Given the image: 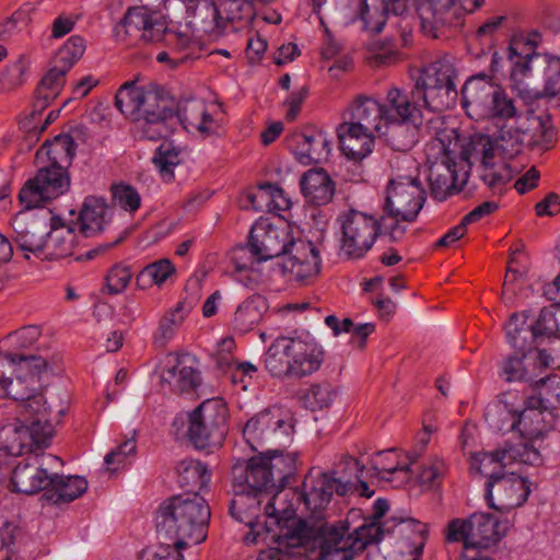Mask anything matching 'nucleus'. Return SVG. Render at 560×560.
<instances>
[{
    "label": "nucleus",
    "mask_w": 560,
    "mask_h": 560,
    "mask_svg": "<svg viewBox=\"0 0 560 560\" xmlns=\"http://www.w3.org/2000/svg\"><path fill=\"white\" fill-rule=\"evenodd\" d=\"M456 162L446 152L440 163L430 167L429 184L432 198L444 201L451 195L462 190L457 187Z\"/></svg>",
    "instance_id": "7c9ffc66"
},
{
    "label": "nucleus",
    "mask_w": 560,
    "mask_h": 560,
    "mask_svg": "<svg viewBox=\"0 0 560 560\" xmlns=\"http://www.w3.org/2000/svg\"><path fill=\"white\" fill-rule=\"evenodd\" d=\"M229 408L223 398L202 401L188 413V441L198 450L221 447L229 431Z\"/></svg>",
    "instance_id": "f8f14e48"
},
{
    "label": "nucleus",
    "mask_w": 560,
    "mask_h": 560,
    "mask_svg": "<svg viewBox=\"0 0 560 560\" xmlns=\"http://www.w3.org/2000/svg\"><path fill=\"white\" fill-rule=\"evenodd\" d=\"M494 154L495 148L491 137L475 133L462 147L459 158L469 168L476 162H479L483 168H491L494 165Z\"/></svg>",
    "instance_id": "a19ab883"
},
{
    "label": "nucleus",
    "mask_w": 560,
    "mask_h": 560,
    "mask_svg": "<svg viewBox=\"0 0 560 560\" xmlns=\"http://www.w3.org/2000/svg\"><path fill=\"white\" fill-rule=\"evenodd\" d=\"M13 241L18 247L27 253L40 256L46 238V226L35 221H24L15 218L12 223Z\"/></svg>",
    "instance_id": "ea45409f"
},
{
    "label": "nucleus",
    "mask_w": 560,
    "mask_h": 560,
    "mask_svg": "<svg viewBox=\"0 0 560 560\" xmlns=\"http://www.w3.org/2000/svg\"><path fill=\"white\" fill-rule=\"evenodd\" d=\"M287 230L282 238V276L289 282L306 285L320 271L319 253L313 243L306 240L303 231L291 220L282 215Z\"/></svg>",
    "instance_id": "9b49d317"
},
{
    "label": "nucleus",
    "mask_w": 560,
    "mask_h": 560,
    "mask_svg": "<svg viewBox=\"0 0 560 560\" xmlns=\"http://www.w3.org/2000/svg\"><path fill=\"white\" fill-rule=\"evenodd\" d=\"M540 34L532 32L527 36L514 35L509 46L511 63L510 79L520 94L526 79L546 75L544 95L553 97L560 92V58L536 51Z\"/></svg>",
    "instance_id": "423d86ee"
},
{
    "label": "nucleus",
    "mask_w": 560,
    "mask_h": 560,
    "mask_svg": "<svg viewBox=\"0 0 560 560\" xmlns=\"http://www.w3.org/2000/svg\"><path fill=\"white\" fill-rule=\"evenodd\" d=\"M210 517V506L200 493L173 495L156 512L158 537L179 548L189 541L200 544L207 538Z\"/></svg>",
    "instance_id": "39448f33"
},
{
    "label": "nucleus",
    "mask_w": 560,
    "mask_h": 560,
    "mask_svg": "<svg viewBox=\"0 0 560 560\" xmlns=\"http://www.w3.org/2000/svg\"><path fill=\"white\" fill-rule=\"evenodd\" d=\"M27 71L28 61L24 56H20L0 73V92H9L23 85Z\"/></svg>",
    "instance_id": "5fc2aeb1"
},
{
    "label": "nucleus",
    "mask_w": 560,
    "mask_h": 560,
    "mask_svg": "<svg viewBox=\"0 0 560 560\" xmlns=\"http://www.w3.org/2000/svg\"><path fill=\"white\" fill-rule=\"evenodd\" d=\"M427 199L419 177L397 175L388 182L383 211L397 221L413 222Z\"/></svg>",
    "instance_id": "4468645a"
},
{
    "label": "nucleus",
    "mask_w": 560,
    "mask_h": 560,
    "mask_svg": "<svg viewBox=\"0 0 560 560\" xmlns=\"http://www.w3.org/2000/svg\"><path fill=\"white\" fill-rule=\"evenodd\" d=\"M67 73L68 71L55 63L39 81L35 91H37L38 94L43 93L44 95L50 96V98L55 100L63 86Z\"/></svg>",
    "instance_id": "bf43d9fd"
},
{
    "label": "nucleus",
    "mask_w": 560,
    "mask_h": 560,
    "mask_svg": "<svg viewBox=\"0 0 560 560\" xmlns=\"http://www.w3.org/2000/svg\"><path fill=\"white\" fill-rule=\"evenodd\" d=\"M558 320V308L555 310L552 306L542 307L537 317L530 322L535 329L539 340L542 338H549L557 336V324Z\"/></svg>",
    "instance_id": "052dcab7"
},
{
    "label": "nucleus",
    "mask_w": 560,
    "mask_h": 560,
    "mask_svg": "<svg viewBox=\"0 0 560 560\" xmlns=\"http://www.w3.org/2000/svg\"><path fill=\"white\" fill-rule=\"evenodd\" d=\"M20 534V528L13 523H3L0 527V560H12L16 552L15 541Z\"/></svg>",
    "instance_id": "0e129e2a"
},
{
    "label": "nucleus",
    "mask_w": 560,
    "mask_h": 560,
    "mask_svg": "<svg viewBox=\"0 0 560 560\" xmlns=\"http://www.w3.org/2000/svg\"><path fill=\"white\" fill-rule=\"evenodd\" d=\"M417 12L430 38L447 36L464 25L465 10L458 0H418Z\"/></svg>",
    "instance_id": "f3484780"
},
{
    "label": "nucleus",
    "mask_w": 560,
    "mask_h": 560,
    "mask_svg": "<svg viewBox=\"0 0 560 560\" xmlns=\"http://www.w3.org/2000/svg\"><path fill=\"white\" fill-rule=\"evenodd\" d=\"M422 124L423 121L411 120L388 121L385 122L378 136L384 137L393 150L406 152L418 142V132Z\"/></svg>",
    "instance_id": "4c0bfd02"
},
{
    "label": "nucleus",
    "mask_w": 560,
    "mask_h": 560,
    "mask_svg": "<svg viewBox=\"0 0 560 560\" xmlns=\"http://www.w3.org/2000/svg\"><path fill=\"white\" fill-rule=\"evenodd\" d=\"M409 0H363L360 18L366 30L381 33L387 15H401L408 8Z\"/></svg>",
    "instance_id": "2f4dec72"
},
{
    "label": "nucleus",
    "mask_w": 560,
    "mask_h": 560,
    "mask_svg": "<svg viewBox=\"0 0 560 560\" xmlns=\"http://www.w3.org/2000/svg\"><path fill=\"white\" fill-rule=\"evenodd\" d=\"M113 200L120 208L129 212H136L141 206V197L137 189L128 184H115L110 187Z\"/></svg>",
    "instance_id": "13d9d810"
},
{
    "label": "nucleus",
    "mask_w": 560,
    "mask_h": 560,
    "mask_svg": "<svg viewBox=\"0 0 560 560\" xmlns=\"http://www.w3.org/2000/svg\"><path fill=\"white\" fill-rule=\"evenodd\" d=\"M132 278L130 268L122 264L114 265L105 277L107 293L115 295L125 291Z\"/></svg>",
    "instance_id": "680f3d73"
},
{
    "label": "nucleus",
    "mask_w": 560,
    "mask_h": 560,
    "mask_svg": "<svg viewBox=\"0 0 560 560\" xmlns=\"http://www.w3.org/2000/svg\"><path fill=\"white\" fill-rule=\"evenodd\" d=\"M187 13L200 24V31L221 36L231 25L233 28L249 24L255 16V9L249 0H180Z\"/></svg>",
    "instance_id": "1a4fd4ad"
},
{
    "label": "nucleus",
    "mask_w": 560,
    "mask_h": 560,
    "mask_svg": "<svg viewBox=\"0 0 560 560\" xmlns=\"http://www.w3.org/2000/svg\"><path fill=\"white\" fill-rule=\"evenodd\" d=\"M384 109L385 122L388 121H423L424 117L421 112L422 101L412 97V90L409 94L398 88H392L386 95V103L382 104Z\"/></svg>",
    "instance_id": "c85d7f7f"
},
{
    "label": "nucleus",
    "mask_w": 560,
    "mask_h": 560,
    "mask_svg": "<svg viewBox=\"0 0 560 560\" xmlns=\"http://www.w3.org/2000/svg\"><path fill=\"white\" fill-rule=\"evenodd\" d=\"M54 431L50 416L19 413L0 427V451L9 456L36 453L50 445Z\"/></svg>",
    "instance_id": "6e6552de"
},
{
    "label": "nucleus",
    "mask_w": 560,
    "mask_h": 560,
    "mask_svg": "<svg viewBox=\"0 0 560 560\" xmlns=\"http://www.w3.org/2000/svg\"><path fill=\"white\" fill-rule=\"evenodd\" d=\"M306 515L287 504L282 508V558L307 556L316 547L330 527V524L311 525Z\"/></svg>",
    "instance_id": "2eb2a0df"
},
{
    "label": "nucleus",
    "mask_w": 560,
    "mask_h": 560,
    "mask_svg": "<svg viewBox=\"0 0 560 560\" xmlns=\"http://www.w3.org/2000/svg\"><path fill=\"white\" fill-rule=\"evenodd\" d=\"M471 548L486 549L500 541L512 526L506 518L502 520L493 514L477 512L468 518Z\"/></svg>",
    "instance_id": "bb28decb"
},
{
    "label": "nucleus",
    "mask_w": 560,
    "mask_h": 560,
    "mask_svg": "<svg viewBox=\"0 0 560 560\" xmlns=\"http://www.w3.org/2000/svg\"><path fill=\"white\" fill-rule=\"evenodd\" d=\"M516 124V126L504 124L493 140L495 151H499L505 159L516 156L522 152L524 144H527L528 128H523L517 120Z\"/></svg>",
    "instance_id": "a18cd8bd"
},
{
    "label": "nucleus",
    "mask_w": 560,
    "mask_h": 560,
    "mask_svg": "<svg viewBox=\"0 0 560 560\" xmlns=\"http://www.w3.org/2000/svg\"><path fill=\"white\" fill-rule=\"evenodd\" d=\"M148 89L139 88L135 82H125L115 95L116 108L136 124L147 97Z\"/></svg>",
    "instance_id": "49530a36"
},
{
    "label": "nucleus",
    "mask_w": 560,
    "mask_h": 560,
    "mask_svg": "<svg viewBox=\"0 0 560 560\" xmlns=\"http://www.w3.org/2000/svg\"><path fill=\"white\" fill-rule=\"evenodd\" d=\"M86 490L88 480L84 477L51 474V485L44 495L55 504H61L74 501Z\"/></svg>",
    "instance_id": "58836bf2"
},
{
    "label": "nucleus",
    "mask_w": 560,
    "mask_h": 560,
    "mask_svg": "<svg viewBox=\"0 0 560 560\" xmlns=\"http://www.w3.org/2000/svg\"><path fill=\"white\" fill-rule=\"evenodd\" d=\"M508 416H511L512 419L509 428L518 431L526 441L486 453L481 463L489 460L491 463H503L504 465L508 458L509 460H518L526 465H540L542 458L534 442L544 439L548 432L553 430L556 424L553 411L545 409L541 400L537 399L536 395H528L525 397L523 409L520 411H511L506 409V406L495 404L492 407H488L485 412V418L489 425L499 431L506 429Z\"/></svg>",
    "instance_id": "f257e3e1"
},
{
    "label": "nucleus",
    "mask_w": 560,
    "mask_h": 560,
    "mask_svg": "<svg viewBox=\"0 0 560 560\" xmlns=\"http://www.w3.org/2000/svg\"><path fill=\"white\" fill-rule=\"evenodd\" d=\"M276 526H265L256 535H244L245 545L261 544L265 547L260 549L256 560H280V518L273 522Z\"/></svg>",
    "instance_id": "de8ad7c7"
},
{
    "label": "nucleus",
    "mask_w": 560,
    "mask_h": 560,
    "mask_svg": "<svg viewBox=\"0 0 560 560\" xmlns=\"http://www.w3.org/2000/svg\"><path fill=\"white\" fill-rule=\"evenodd\" d=\"M536 387L540 386V392L536 395L537 399L541 400L545 409L553 411L560 406V376L552 375L549 377H541L534 384Z\"/></svg>",
    "instance_id": "4d7b16f0"
},
{
    "label": "nucleus",
    "mask_w": 560,
    "mask_h": 560,
    "mask_svg": "<svg viewBox=\"0 0 560 560\" xmlns=\"http://www.w3.org/2000/svg\"><path fill=\"white\" fill-rule=\"evenodd\" d=\"M444 474V462L440 458H432L421 467L418 478L420 483L432 487L443 479Z\"/></svg>",
    "instance_id": "774afa93"
},
{
    "label": "nucleus",
    "mask_w": 560,
    "mask_h": 560,
    "mask_svg": "<svg viewBox=\"0 0 560 560\" xmlns=\"http://www.w3.org/2000/svg\"><path fill=\"white\" fill-rule=\"evenodd\" d=\"M491 105L490 119L501 118L510 119L517 115V109L514 101L506 95V93L498 85V93H495V100Z\"/></svg>",
    "instance_id": "338daca9"
},
{
    "label": "nucleus",
    "mask_w": 560,
    "mask_h": 560,
    "mask_svg": "<svg viewBox=\"0 0 560 560\" xmlns=\"http://www.w3.org/2000/svg\"><path fill=\"white\" fill-rule=\"evenodd\" d=\"M336 397L337 390L328 382L312 384L298 393L299 401L311 411L329 408Z\"/></svg>",
    "instance_id": "8fccbe9b"
},
{
    "label": "nucleus",
    "mask_w": 560,
    "mask_h": 560,
    "mask_svg": "<svg viewBox=\"0 0 560 560\" xmlns=\"http://www.w3.org/2000/svg\"><path fill=\"white\" fill-rule=\"evenodd\" d=\"M529 313V311H524L510 316L505 325L506 340L515 350L537 352L539 350L536 345L539 338L532 324L527 323Z\"/></svg>",
    "instance_id": "f704fd0d"
},
{
    "label": "nucleus",
    "mask_w": 560,
    "mask_h": 560,
    "mask_svg": "<svg viewBox=\"0 0 560 560\" xmlns=\"http://www.w3.org/2000/svg\"><path fill=\"white\" fill-rule=\"evenodd\" d=\"M346 127L349 125L342 122L338 127V137L340 147L346 156L353 161H361L372 153L374 148V133L372 131L349 132Z\"/></svg>",
    "instance_id": "79ce46f5"
},
{
    "label": "nucleus",
    "mask_w": 560,
    "mask_h": 560,
    "mask_svg": "<svg viewBox=\"0 0 560 560\" xmlns=\"http://www.w3.org/2000/svg\"><path fill=\"white\" fill-rule=\"evenodd\" d=\"M154 15L155 13L150 12L147 7H132L127 10L120 24L126 28L127 34L131 31L143 33Z\"/></svg>",
    "instance_id": "e2e57ef3"
},
{
    "label": "nucleus",
    "mask_w": 560,
    "mask_h": 560,
    "mask_svg": "<svg viewBox=\"0 0 560 560\" xmlns=\"http://www.w3.org/2000/svg\"><path fill=\"white\" fill-rule=\"evenodd\" d=\"M285 144L295 160L303 165L327 161L331 150V141L327 135L314 127L292 132L287 137Z\"/></svg>",
    "instance_id": "412c9836"
},
{
    "label": "nucleus",
    "mask_w": 560,
    "mask_h": 560,
    "mask_svg": "<svg viewBox=\"0 0 560 560\" xmlns=\"http://www.w3.org/2000/svg\"><path fill=\"white\" fill-rule=\"evenodd\" d=\"M51 485V474L43 467L38 455L21 460L12 470L9 489L12 492L32 495Z\"/></svg>",
    "instance_id": "b1692460"
},
{
    "label": "nucleus",
    "mask_w": 560,
    "mask_h": 560,
    "mask_svg": "<svg viewBox=\"0 0 560 560\" xmlns=\"http://www.w3.org/2000/svg\"><path fill=\"white\" fill-rule=\"evenodd\" d=\"M349 524L338 522L330 524V527L317 545V560H353L355 556L363 552L369 546L353 533L348 534Z\"/></svg>",
    "instance_id": "aec40b11"
},
{
    "label": "nucleus",
    "mask_w": 560,
    "mask_h": 560,
    "mask_svg": "<svg viewBox=\"0 0 560 560\" xmlns=\"http://www.w3.org/2000/svg\"><path fill=\"white\" fill-rule=\"evenodd\" d=\"M495 93H498V84L491 77L485 73L472 75L462 88V107L472 120L490 119L491 102L495 100Z\"/></svg>",
    "instance_id": "4be33fe9"
},
{
    "label": "nucleus",
    "mask_w": 560,
    "mask_h": 560,
    "mask_svg": "<svg viewBox=\"0 0 560 560\" xmlns=\"http://www.w3.org/2000/svg\"><path fill=\"white\" fill-rule=\"evenodd\" d=\"M550 355L545 350L537 352L518 351L508 355L501 363L500 376L506 382L535 384L537 370L548 366Z\"/></svg>",
    "instance_id": "5701e85b"
},
{
    "label": "nucleus",
    "mask_w": 560,
    "mask_h": 560,
    "mask_svg": "<svg viewBox=\"0 0 560 560\" xmlns=\"http://www.w3.org/2000/svg\"><path fill=\"white\" fill-rule=\"evenodd\" d=\"M192 310L191 303L179 301L176 306L168 311L159 323L158 330L153 335V342L158 348H165L173 338L175 330L184 322L185 317Z\"/></svg>",
    "instance_id": "09e8293b"
},
{
    "label": "nucleus",
    "mask_w": 560,
    "mask_h": 560,
    "mask_svg": "<svg viewBox=\"0 0 560 560\" xmlns=\"http://www.w3.org/2000/svg\"><path fill=\"white\" fill-rule=\"evenodd\" d=\"M63 225L60 218L51 219V229L46 233L42 252L43 259L58 260L72 255L77 229L71 223L66 230L58 229Z\"/></svg>",
    "instance_id": "473e14b6"
},
{
    "label": "nucleus",
    "mask_w": 560,
    "mask_h": 560,
    "mask_svg": "<svg viewBox=\"0 0 560 560\" xmlns=\"http://www.w3.org/2000/svg\"><path fill=\"white\" fill-rule=\"evenodd\" d=\"M230 261L234 266V271H246L255 262H259L258 255L254 254L249 240L247 244H240L231 249Z\"/></svg>",
    "instance_id": "69168bd1"
},
{
    "label": "nucleus",
    "mask_w": 560,
    "mask_h": 560,
    "mask_svg": "<svg viewBox=\"0 0 560 560\" xmlns=\"http://www.w3.org/2000/svg\"><path fill=\"white\" fill-rule=\"evenodd\" d=\"M305 339L302 337H288V345L284 346L283 353L288 358L285 376L302 378L318 371L325 358V352L318 346L310 334L305 332ZM285 337L282 336V340Z\"/></svg>",
    "instance_id": "6ab92c4d"
},
{
    "label": "nucleus",
    "mask_w": 560,
    "mask_h": 560,
    "mask_svg": "<svg viewBox=\"0 0 560 560\" xmlns=\"http://www.w3.org/2000/svg\"><path fill=\"white\" fill-rule=\"evenodd\" d=\"M300 187L306 201L314 206L328 205L336 190L335 182L322 167L306 171L300 178Z\"/></svg>",
    "instance_id": "c756f323"
},
{
    "label": "nucleus",
    "mask_w": 560,
    "mask_h": 560,
    "mask_svg": "<svg viewBox=\"0 0 560 560\" xmlns=\"http://www.w3.org/2000/svg\"><path fill=\"white\" fill-rule=\"evenodd\" d=\"M279 232L268 219H260L250 230L248 238L258 261H267L280 256Z\"/></svg>",
    "instance_id": "e433bc0d"
},
{
    "label": "nucleus",
    "mask_w": 560,
    "mask_h": 560,
    "mask_svg": "<svg viewBox=\"0 0 560 560\" xmlns=\"http://www.w3.org/2000/svg\"><path fill=\"white\" fill-rule=\"evenodd\" d=\"M179 121L185 129H196L211 135L212 116L205 103L192 102L178 107L175 101L161 88H149L140 118H136V130L140 138L156 141L168 137L173 126Z\"/></svg>",
    "instance_id": "7ed1b4c3"
},
{
    "label": "nucleus",
    "mask_w": 560,
    "mask_h": 560,
    "mask_svg": "<svg viewBox=\"0 0 560 560\" xmlns=\"http://www.w3.org/2000/svg\"><path fill=\"white\" fill-rule=\"evenodd\" d=\"M177 482L180 488L185 489V493H199L207 488L211 471L199 460L184 459L177 465Z\"/></svg>",
    "instance_id": "37998d69"
},
{
    "label": "nucleus",
    "mask_w": 560,
    "mask_h": 560,
    "mask_svg": "<svg viewBox=\"0 0 560 560\" xmlns=\"http://www.w3.org/2000/svg\"><path fill=\"white\" fill-rule=\"evenodd\" d=\"M266 303L261 295H253L242 302L234 314V328L241 332H246L257 324L261 316Z\"/></svg>",
    "instance_id": "3c124183"
},
{
    "label": "nucleus",
    "mask_w": 560,
    "mask_h": 560,
    "mask_svg": "<svg viewBox=\"0 0 560 560\" xmlns=\"http://www.w3.org/2000/svg\"><path fill=\"white\" fill-rule=\"evenodd\" d=\"M48 362L38 355L12 352L0 354V397L18 402V413L50 416L40 388V376Z\"/></svg>",
    "instance_id": "20e7f679"
},
{
    "label": "nucleus",
    "mask_w": 560,
    "mask_h": 560,
    "mask_svg": "<svg viewBox=\"0 0 560 560\" xmlns=\"http://www.w3.org/2000/svg\"><path fill=\"white\" fill-rule=\"evenodd\" d=\"M337 221L342 233L341 249L348 258H362L381 233V222L373 215L355 209L341 212Z\"/></svg>",
    "instance_id": "dca6fc26"
},
{
    "label": "nucleus",
    "mask_w": 560,
    "mask_h": 560,
    "mask_svg": "<svg viewBox=\"0 0 560 560\" xmlns=\"http://www.w3.org/2000/svg\"><path fill=\"white\" fill-rule=\"evenodd\" d=\"M277 457H280V450H267L247 459H237L232 466V489L270 495L276 502L280 485L275 480L272 460Z\"/></svg>",
    "instance_id": "ddd939ff"
},
{
    "label": "nucleus",
    "mask_w": 560,
    "mask_h": 560,
    "mask_svg": "<svg viewBox=\"0 0 560 560\" xmlns=\"http://www.w3.org/2000/svg\"><path fill=\"white\" fill-rule=\"evenodd\" d=\"M174 359L171 366L163 369L161 382L167 384L173 393L190 394L195 393L201 385V373L197 368L187 365V361H195L188 353L173 352L167 355Z\"/></svg>",
    "instance_id": "393cba45"
},
{
    "label": "nucleus",
    "mask_w": 560,
    "mask_h": 560,
    "mask_svg": "<svg viewBox=\"0 0 560 560\" xmlns=\"http://www.w3.org/2000/svg\"><path fill=\"white\" fill-rule=\"evenodd\" d=\"M280 196L278 183H258L256 188L246 189L240 199L241 207L246 210L267 211L280 218V206L276 197Z\"/></svg>",
    "instance_id": "c9c22d12"
},
{
    "label": "nucleus",
    "mask_w": 560,
    "mask_h": 560,
    "mask_svg": "<svg viewBox=\"0 0 560 560\" xmlns=\"http://www.w3.org/2000/svg\"><path fill=\"white\" fill-rule=\"evenodd\" d=\"M75 152L77 143L69 133H59L39 147L34 159L38 171L19 192V201L25 210L44 208L69 190L71 180L68 168Z\"/></svg>",
    "instance_id": "f03ea898"
},
{
    "label": "nucleus",
    "mask_w": 560,
    "mask_h": 560,
    "mask_svg": "<svg viewBox=\"0 0 560 560\" xmlns=\"http://www.w3.org/2000/svg\"><path fill=\"white\" fill-rule=\"evenodd\" d=\"M283 503L293 508L302 515H315L324 510L331 500V491L327 480L319 475L310 491L296 487L289 488L282 494Z\"/></svg>",
    "instance_id": "a878e982"
},
{
    "label": "nucleus",
    "mask_w": 560,
    "mask_h": 560,
    "mask_svg": "<svg viewBox=\"0 0 560 560\" xmlns=\"http://www.w3.org/2000/svg\"><path fill=\"white\" fill-rule=\"evenodd\" d=\"M389 509L387 500L378 498L373 505V513L364 520V523L353 532L368 545L380 542L385 534H390L392 528L387 527V523H381Z\"/></svg>",
    "instance_id": "c03bdc74"
},
{
    "label": "nucleus",
    "mask_w": 560,
    "mask_h": 560,
    "mask_svg": "<svg viewBox=\"0 0 560 560\" xmlns=\"http://www.w3.org/2000/svg\"><path fill=\"white\" fill-rule=\"evenodd\" d=\"M485 454H476L474 460L479 463L478 470L489 477L485 493L488 506L500 514H506L522 506L530 494L529 481L514 472L505 474L501 471L513 460L506 458L504 465L503 463H491L489 460L481 463Z\"/></svg>",
    "instance_id": "0eeeda50"
},
{
    "label": "nucleus",
    "mask_w": 560,
    "mask_h": 560,
    "mask_svg": "<svg viewBox=\"0 0 560 560\" xmlns=\"http://www.w3.org/2000/svg\"><path fill=\"white\" fill-rule=\"evenodd\" d=\"M180 150L173 142H162L155 150L152 163L165 182L174 179V167L180 163Z\"/></svg>",
    "instance_id": "603ef678"
},
{
    "label": "nucleus",
    "mask_w": 560,
    "mask_h": 560,
    "mask_svg": "<svg viewBox=\"0 0 560 560\" xmlns=\"http://www.w3.org/2000/svg\"><path fill=\"white\" fill-rule=\"evenodd\" d=\"M107 205L104 198L88 196L75 221L70 223L85 238L93 237L104 230Z\"/></svg>",
    "instance_id": "72a5a7b5"
},
{
    "label": "nucleus",
    "mask_w": 560,
    "mask_h": 560,
    "mask_svg": "<svg viewBox=\"0 0 560 560\" xmlns=\"http://www.w3.org/2000/svg\"><path fill=\"white\" fill-rule=\"evenodd\" d=\"M456 77L452 58H439L420 70L412 88V97L422 101L423 108L442 112L457 97Z\"/></svg>",
    "instance_id": "9d476101"
},
{
    "label": "nucleus",
    "mask_w": 560,
    "mask_h": 560,
    "mask_svg": "<svg viewBox=\"0 0 560 560\" xmlns=\"http://www.w3.org/2000/svg\"><path fill=\"white\" fill-rule=\"evenodd\" d=\"M349 132L372 131L378 135L385 125L382 104L373 97L359 95L351 106L350 120L345 121Z\"/></svg>",
    "instance_id": "cd10ccee"
},
{
    "label": "nucleus",
    "mask_w": 560,
    "mask_h": 560,
    "mask_svg": "<svg viewBox=\"0 0 560 560\" xmlns=\"http://www.w3.org/2000/svg\"><path fill=\"white\" fill-rule=\"evenodd\" d=\"M234 498L229 504V514L233 520L249 527L245 535H256L265 526H276L273 522L280 518V511L275 506V501L269 499L265 505L264 521H260L259 511L262 497L252 492H238L233 489Z\"/></svg>",
    "instance_id": "a211bd4d"
},
{
    "label": "nucleus",
    "mask_w": 560,
    "mask_h": 560,
    "mask_svg": "<svg viewBox=\"0 0 560 560\" xmlns=\"http://www.w3.org/2000/svg\"><path fill=\"white\" fill-rule=\"evenodd\" d=\"M84 51V38L79 35H73L58 50L54 62L69 72L73 65L83 56Z\"/></svg>",
    "instance_id": "6e6d98bb"
},
{
    "label": "nucleus",
    "mask_w": 560,
    "mask_h": 560,
    "mask_svg": "<svg viewBox=\"0 0 560 560\" xmlns=\"http://www.w3.org/2000/svg\"><path fill=\"white\" fill-rule=\"evenodd\" d=\"M534 126V132H528L527 145L530 148L540 147L545 150L551 148L556 141V129L550 122V117H533L527 119Z\"/></svg>",
    "instance_id": "864d4df0"
}]
</instances>
